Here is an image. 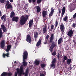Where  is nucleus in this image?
Wrapping results in <instances>:
<instances>
[{
  "label": "nucleus",
  "instance_id": "423d86ee",
  "mask_svg": "<svg viewBox=\"0 0 76 76\" xmlns=\"http://www.w3.org/2000/svg\"><path fill=\"white\" fill-rule=\"evenodd\" d=\"M6 9H13V6L11 4V3L9 1H7L6 2Z\"/></svg>",
  "mask_w": 76,
  "mask_h": 76
},
{
  "label": "nucleus",
  "instance_id": "4be33fe9",
  "mask_svg": "<svg viewBox=\"0 0 76 76\" xmlns=\"http://www.w3.org/2000/svg\"><path fill=\"white\" fill-rule=\"evenodd\" d=\"M29 69L27 68L25 72V75L24 76H28V72H29Z\"/></svg>",
  "mask_w": 76,
  "mask_h": 76
},
{
  "label": "nucleus",
  "instance_id": "bf43d9fd",
  "mask_svg": "<svg viewBox=\"0 0 76 76\" xmlns=\"http://www.w3.org/2000/svg\"><path fill=\"white\" fill-rule=\"evenodd\" d=\"M18 44V43L16 42L15 43V46H17V44Z\"/></svg>",
  "mask_w": 76,
  "mask_h": 76
},
{
  "label": "nucleus",
  "instance_id": "338daca9",
  "mask_svg": "<svg viewBox=\"0 0 76 76\" xmlns=\"http://www.w3.org/2000/svg\"><path fill=\"white\" fill-rule=\"evenodd\" d=\"M26 6H28V4H26Z\"/></svg>",
  "mask_w": 76,
  "mask_h": 76
},
{
  "label": "nucleus",
  "instance_id": "412c9836",
  "mask_svg": "<svg viewBox=\"0 0 76 76\" xmlns=\"http://www.w3.org/2000/svg\"><path fill=\"white\" fill-rule=\"evenodd\" d=\"M63 39L62 37H61L58 40V44H60L61 43V42H62V40Z\"/></svg>",
  "mask_w": 76,
  "mask_h": 76
},
{
  "label": "nucleus",
  "instance_id": "f8f14e48",
  "mask_svg": "<svg viewBox=\"0 0 76 76\" xmlns=\"http://www.w3.org/2000/svg\"><path fill=\"white\" fill-rule=\"evenodd\" d=\"M5 46V41L3 40L1 42V48H4Z\"/></svg>",
  "mask_w": 76,
  "mask_h": 76
},
{
  "label": "nucleus",
  "instance_id": "4468645a",
  "mask_svg": "<svg viewBox=\"0 0 76 76\" xmlns=\"http://www.w3.org/2000/svg\"><path fill=\"white\" fill-rule=\"evenodd\" d=\"M19 20V18L18 17H14L12 18V21L17 22Z\"/></svg>",
  "mask_w": 76,
  "mask_h": 76
},
{
  "label": "nucleus",
  "instance_id": "c03bdc74",
  "mask_svg": "<svg viewBox=\"0 0 76 76\" xmlns=\"http://www.w3.org/2000/svg\"><path fill=\"white\" fill-rule=\"evenodd\" d=\"M49 37H50V36H49V35H47V36H46L45 37V38H46L47 39H48V38H49Z\"/></svg>",
  "mask_w": 76,
  "mask_h": 76
},
{
  "label": "nucleus",
  "instance_id": "603ef678",
  "mask_svg": "<svg viewBox=\"0 0 76 76\" xmlns=\"http://www.w3.org/2000/svg\"><path fill=\"white\" fill-rule=\"evenodd\" d=\"M18 76V74H17V72H15L14 76Z\"/></svg>",
  "mask_w": 76,
  "mask_h": 76
},
{
  "label": "nucleus",
  "instance_id": "20e7f679",
  "mask_svg": "<svg viewBox=\"0 0 76 76\" xmlns=\"http://www.w3.org/2000/svg\"><path fill=\"white\" fill-rule=\"evenodd\" d=\"M12 47V46L11 45H9L7 47V48L6 50V52H7L8 53H7L6 54H5L4 53L3 54V56L4 58H5V56H6L7 57H9V51H10V50L11 49Z\"/></svg>",
  "mask_w": 76,
  "mask_h": 76
},
{
  "label": "nucleus",
  "instance_id": "a878e982",
  "mask_svg": "<svg viewBox=\"0 0 76 76\" xmlns=\"http://www.w3.org/2000/svg\"><path fill=\"white\" fill-rule=\"evenodd\" d=\"M7 76V72H4L1 75V76Z\"/></svg>",
  "mask_w": 76,
  "mask_h": 76
},
{
  "label": "nucleus",
  "instance_id": "49530a36",
  "mask_svg": "<svg viewBox=\"0 0 76 76\" xmlns=\"http://www.w3.org/2000/svg\"><path fill=\"white\" fill-rule=\"evenodd\" d=\"M61 9H58V13L59 15H60V14L61 13Z\"/></svg>",
  "mask_w": 76,
  "mask_h": 76
},
{
  "label": "nucleus",
  "instance_id": "dca6fc26",
  "mask_svg": "<svg viewBox=\"0 0 76 76\" xmlns=\"http://www.w3.org/2000/svg\"><path fill=\"white\" fill-rule=\"evenodd\" d=\"M42 15L43 18H45L47 15V11L43 10L42 12Z\"/></svg>",
  "mask_w": 76,
  "mask_h": 76
},
{
  "label": "nucleus",
  "instance_id": "cd10ccee",
  "mask_svg": "<svg viewBox=\"0 0 76 76\" xmlns=\"http://www.w3.org/2000/svg\"><path fill=\"white\" fill-rule=\"evenodd\" d=\"M50 67H53V69H54L55 68V64L52 63V64H50Z\"/></svg>",
  "mask_w": 76,
  "mask_h": 76
},
{
  "label": "nucleus",
  "instance_id": "5fc2aeb1",
  "mask_svg": "<svg viewBox=\"0 0 76 76\" xmlns=\"http://www.w3.org/2000/svg\"><path fill=\"white\" fill-rule=\"evenodd\" d=\"M10 1L11 3H13V0H10Z\"/></svg>",
  "mask_w": 76,
  "mask_h": 76
},
{
  "label": "nucleus",
  "instance_id": "ddd939ff",
  "mask_svg": "<svg viewBox=\"0 0 76 76\" xmlns=\"http://www.w3.org/2000/svg\"><path fill=\"white\" fill-rule=\"evenodd\" d=\"M38 37V33L37 31H35L34 33V38L35 40H37Z\"/></svg>",
  "mask_w": 76,
  "mask_h": 76
},
{
  "label": "nucleus",
  "instance_id": "37998d69",
  "mask_svg": "<svg viewBox=\"0 0 76 76\" xmlns=\"http://www.w3.org/2000/svg\"><path fill=\"white\" fill-rule=\"evenodd\" d=\"M64 59L65 60H67V57L66 56H64Z\"/></svg>",
  "mask_w": 76,
  "mask_h": 76
},
{
  "label": "nucleus",
  "instance_id": "c9c22d12",
  "mask_svg": "<svg viewBox=\"0 0 76 76\" xmlns=\"http://www.w3.org/2000/svg\"><path fill=\"white\" fill-rule=\"evenodd\" d=\"M55 27H57V25H58V21L57 20H56L55 22Z\"/></svg>",
  "mask_w": 76,
  "mask_h": 76
},
{
  "label": "nucleus",
  "instance_id": "052dcab7",
  "mask_svg": "<svg viewBox=\"0 0 76 76\" xmlns=\"http://www.w3.org/2000/svg\"><path fill=\"white\" fill-rule=\"evenodd\" d=\"M1 11H0V17L1 16Z\"/></svg>",
  "mask_w": 76,
  "mask_h": 76
},
{
  "label": "nucleus",
  "instance_id": "13d9d810",
  "mask_svg": "<svg viewBox=\"0 0 76 76\" xmlns=\"http://www.w3.org/2000/svg\"><path fill=\"white\" fill-rule=\"evenodd\" d=\"M39 34H41V31H39Z\"/></svg>",
  "mask_w": 76,
  "mask_h": 76
},
{
  "label": "nucleus",
  "instance_id": "4c0bfd02",
  "mask_svg": "<svg viewBox=\"0 0 76 76\" xmlns=\"http://www.w3.org/2000/svg\"><path fill=\"white\" fill-rule=\"evenodd\" d=\"M6 0H0V2L1 3H4Z\"/></svg>",
  "mask_w": 76,
  "mask_h": 76
},
{
  "label": "nucleus",
  "instance_id": "9b49d317",
  "mask_svg": "<svg viewBox=\"0 0 76 76\" xmlns=\"http://www.w3.org/2000/svg\"><path fill=\"white\" fill-rule=\"evenodd\" d=\"M48 29V28H47V25H45L43 29V34H45V33L47 32Z\"/></svg>",
  "mask_w": 76,
  "mask_h": 76
},
{
  "label": "nucleus",
  "instance_id": "72a5a7b5",
  "mask_svg": "<svg viewBox=\"0 0 76 76\" xmlns=\"http://www.w3.org/2000/svg\"><path fill=\"white\" fill-rule=\"evenodd\" d=\"M53 13H51V12L50 13L49 15V18H51V17L53 16Z\"/></svg>",
  "mask_w": 76,
  "mask_h": 76
},
{
  "label": "nucleus",
  "instance_id": "bb28decb",
  "mask_svg": "<svg viewBox=\"0 0 76 76\" xmlns=\"http://www.w3.org/2000/svg\"><path fill=\"white\" fill-rule=\"evenodd\" d=\"M56 60L57 59H56V58H54V59H53V60L51 62L52 63H53L54 64H55L56 63Z\"/></svg>",
  "mask_w": 76,
  "mask_h": 76
},
{
  "label": "nucleus",
  "instance_id": "7c9ffc66",
  "mask_svg": "<svg viewBox=\"0 0 76 76\" xmlns=\"http://www.w3.org/2000/svg\"><path fill=\"white\" fill-rule=\"evenodd\" d=\"M73 42H74L75 44H76V39L75 37L73 38Z\"/></svg>",
  "mask_w": 76,
  "mask_h": 76
},
{
  "label": "nucleus",
  "instance_id": "0e129e2a",
  "mask_svg": "<svg viewBox=\"0 0 76 76\" xmlns=\"http://www.w3.org/2000/svg\"><path fill=\"white\" fill-rule=\"evenodd\" d=\"M14 63H15L16 64V61H15Z\"/></svg>",
  "mask_w": 76,
  "mask_h": 76
},
{
  "label": "nucleus",
  "instance_id": "393cba45",
  "mask_svg": "<svg viewBox=\"0 0 76 76\" xmlns=\"http://www.w3.org/2000/svg\"><path fill=\"white\" fill-rule=\"evenodd\" d=\"M68 20V17L67 15H66L64 18H63L64 21H67Z\"/></svg>",
  "mask_w": 76,
  "mask_h": 76
},
{
  "label": "nucleus",
  "instance_id": "1a4fd4ad",
  "mask_svg": "<svg viewBox=\"0 0 76 76\" xmlns=\"http://www.w3.org/2000/svg\"><path fill=\"white\" fill-rule=\"evenodd\" d=\"M73 34V31H72V30H71L69 31L67 35L68 37H71L72 36Z\"/></svg>",
  "mask_w": 76,
  "mask_h": 76
},
{
  "label": "nucleus",
  "instance_id": "e433bc0d",
  "mask_svg": "<svg viewBox=\"0 0 76 76\" xmlns=\"http://www.w3.org/2000/svg\"><path fill=\"white\" fill-rule=\"evenodd\" d=\"M5 17H6V15H4L1 18V20H3V19H4V18H5Z\"/></svg>",
  "mask_w": 76,
  "mask_h": 76
},
{
  "label": "nucleus",
  "instance_id": "6ab92c4d",
  "mask_svg": "<svg viewBox=\"0 0 76 76\" xmlns=\"http://www.w3.org/2000/svg\"><path fill=\"white\" fill-rule=\"evenodd\" d=\"M39 63H40V61H39L36 60L34 62V64L36 66H38V65L39 64Z\"/></svg>",
  "mask_w": 76,
  "mask_h": 76
},
{
  "label": "nucleus",
  "instance_id": "f257e3e1",
  "mask_svg": "<svg viewBox=\"0 0 76 76\" xmlns=\"http://www.w3.org/2000/svg\"><path fill=\"white\" fill-rule=\"evenodd\" d=\"M54 34H52L49 39V42L50 43H52L50 47V49H49V50L51 52H53V48H55V47H56V42L54 41L53 42V41L54 40Z\"/></svg>",
  "mask_w": 76,
  "mask_h": 76
},
{
  "label": "nucleus",
  "instance_id": "0eeeda50",
  "mask_svg": "<svg viewBox=\"0 0 76 76\" xmlns=\"http://www.w3.org/2000/svg\"><path fill=\"white\" fill-rule=\"evenodd\" d=\"M26 40L29 43H31V42H32V40L31 39L30 35L28 34L27 35Z\"/></svg>",
  "mask_w": 76,
  "mask_h": 76
},
{
  "label": "nucleus",
  "instance_id": "6e6552de",
  "mask_svg": "<svg viewBox=\"0 0 76 76\" xmlns=\"http://www.w3.org/2000/svg\"><path fill=\"white\" fill-rule=\"evenodd\" d=\"M65 11H66L65 7H63L62 10L60 18L61 19H62L63 15H64V13H65Z\"/></svg>",
  "mask_w": 76,
  "mask_h": 76
},
{
  "label": "nucleus",
  "instance_id": "680f3d73",
  "mask_svg": "<svg viewBox=\"0 0 76 76\" xmlns=\"http://www.w3.org/2000/svg\"><path fill=\"white\" fill-rule=\"evenodd\" d=\"M23 75H25V73H23Z\"/></svg>",
  "mask_w": 76,
  "mask_h": 76
},
{
  "label": "nucleus",
  "instance_id": "4d7b16f0",
  "mask_svg": "<svg viewBox=\"0 0 76 76\" xmlns=\"http://www.w3.org/2000/svg\"><path fill=\"white\" fill-rule=\"evenodd\" d=\"M33 3H35L36 1V0H32Z\"/></svg>",
  "mask_w": 76,
  "mask_h": 76
},
{
  "label": "nucleus",
  "instance_id": "c85d7f7f",
  "mask_svg": "<svg viewBox=\"0 0 76 76\" xmlns=\"http://www.w3.org/2000/svg\"><path fill=\"white\" fill-rule=\"evenodd\" d=\"M45 64H41V68H44L45 67Z\"/></svg>",
  "mask_w": 76,
  "mask_h": 76
},
{
  "label": "nucleus",
  "instance_id": "7ed1b4c3",
  "mask_svg": "<svg viewBox=\"0 0 76 76\" xmlns=\"http://www.w3.org/2000/svg\"><path fill=\"white\" fill-rule=\"evenodd\" d=\"M28 52H27L26 50L24 51L23 55V65L24 66H27V63L26 62H25V60L27 59V58L28 57Z\"/></svg>",
  "mask_w": 76,
  "mask_h": 76
},
{
  "label": "nucleus",
  "instance_id": "864d4df0",
  "mask_svg": "<svg viewBox=\"0 0 76 76\" xmlns=\"http://www.w3.org/2000/svg\"><path fill=\"white\" fill-rule=\"evenodd\" d=\"M28 1L29 2V3H31L32 2V0H28Z\"/></svg>",
  "mask_w": 76,
  "mask_h": 76
},
{
  "label": "nucleus",
  "instance_id": "ea45409f",
  "mask_svg": "<svg viewBox=\"0 0 76 76\" xmlns=\"http://www.w3.org/2000/svg\"><path fill=\"white\" fill-rule=\"evenodd\" d=\"M76 23H73L72 25V27H73V28H75V27H76Z\"/></svg>",
  "mask_w": 76,
  "mask_h": 76
},
{
  "label": "nucleus",
  "instance_id": "5701e85b",
  "mask_svg": "<svg viewBox=\"0 0 76 76\" xmlns=\"http://www.w3.org/2000/svg\"><path fill=\"white\" fill-rule=\"evenodd\" d=\"M37 13H39L41 11V9H40V7L39 6H37Z\"/></svg>",
  "mask_w": 76,
  "mask_h": 76
},
{
  "label": "nucleus",
  "instance_id": "3c124183",
  "mask_svg": "<svg viewBox=\"0 0 76 76\" xmlns=\"http://www.w3.org/2000/svg\"><path fill=\"white\" fill-rule=\"evenodd\" d=\"M6 17L4 19V22H6Z\"/></svg>",
  "mask_w": 76,
  "mask_h": 76
},
{
  "label": "nucleus",
  "instance_id": "e2e57ef3",
  "mask_svg": "<svg viewBox=\"0 0 76 76\" xmlns=\"http://www.w3.org/2000/svg\"><path fill=\"white\" fill-rule=\"evenodd\" d=\"M17 46H16V45L15 46V48H16Z\"/></svg>",
  "mask_w": 76,
  "mask_h": 76
},
{
  "label": "nucleus",
  "instance_id": "2eb2a0df",
  "mask_svg": "<svg viewBox=\"0 0 76 76\" xmlns=\"http://www.w3.org/2000/svg\"><path fill=\"white\" fill-rule=\"evenodd\" d=\"M20 73H19L18 75L19 76H21L22 73L23 72V68L22 66H21L20 67Z\"/></svg>",
  "mask_w": 76,
  "mask_h": 76
},
{
  "label": "nucleus",
  "instance_id": "f3484780",
  "mask_svg": "<svg viewBox=\"0 0 76 76\" xmlns=\"http://www.w3.org/2000/svg\"><path fill=\"white\" fill-rule=\"evenodd\" d=\"M15 15V12H14L12 11L10 14V17L11 18H12L14 17Z\"/></svg>",
  "mask_w": 76,
  "mask_h": 76
},
{
  "label": "nucleus",
  "instance_id": "9d476101",
  "mask_svg": "<svg viewBox=\"0 0 76 76\" xmlns=\"http://www.w3.org/2000/svg\"><path fill=\"white\" fill-rule=\"evenodd\" d=\"M60 29L61 30V31L62 32V34H63V32H64L65 29L64 25L63 24L60 25Z\"/></svg>",
  "mask_w": 76,
  "mask_h": 76
},
{
  "label": "nucleus",
  "instance_id": "a19ab883",
  "mask_svg": "<svg viewBox=\"0 0 76 76\" xmlns=\"http://www.w3.org/2000/svg\"><path fill=\"white\" fill-rule=\"evenodd\" d=\"M57 57L58 58V59L60 58V53H58V54L57 55Z\"/></svg>",
  "mask_w": 76,
  "mask_h": 76
},
{
  "label": "nucleus",
  "instance_id": "39448f33",
  "mask_svg": "<svg viewBox=\"0 0 76 76\" xmlns=\"http://www.w3.org/2000/svg\"><path fill=\"white\" fill-rule=\"evenodd\" d=\"M1 27V28H0V38L3 37V33L2 32V29L4 32H6L7 31V28L4 25L2 24Z\"/></svg>",
  "mask_w": 76,
  "mask_h": 76
},
{
  "label": "nucleus",
  "instance_id": "c756f323",
  "mask_svg": "<svg viewBox=\"0 0 76 76\" xmlns=\"http://www.w3.org/2000/svg\"><path fill=\"white\" fill-rule=\"evenodd\" d=\"M12 75V73L11 72L7 73V76H11Z\"/></svg>",
  "mask_w": 76,
  "mask_h": 76
},
{
  "label": "nucleus",
  "instance_id": "f704fd0d",
  "mask_svg": "<svg viewBox=\"0 0 76 76\" xmlns=\"http://www.w3.org/2000/svg\"><path fill=\"white\" fill-rule=\"evenodd\" d=\"M56 53L57 52L55 51L53 52L52 53V55L53 56H56Z\"/></svg>",
  "mask_w": 76,
  "mask_h": 76
},
{
  "label": "nucleus",
  "instance_id": "69168bd1",
  "mask_svg": "<svg viewBox=\"0 0 76 76\" xmlns=\"http://www.w3.org/2000/svg\"><path fill=\"white\" fill-rule=\"evenodd\" d=\"M72 12V10H71L70 12Z\"/></svg>",
  "mask_w": 76,
  "mask_h": 76
},
{
  "label": "nucleus",
  "instance_id": "8fccbe9b",
  "mask_svg": "<svg viewBox=\"0 0 76 76\" xmlns=\"http://www.w3.org/2000/svg\"><path fill=\"white\" fill-rule=\"evenodd\" d=\"M44 44H47V40H46V41H45V42H44Z\"/></svg>",
  "mask_w": 76,
  "mask_h": 76
},
{
  "label": "nucleus",
  "instance_id": "473e14b6",
  "mask_svg": "<svg viewBox=\"0 0 76 76\" xmlns=\"http://www.w3.org/2000/svg\"><path fill=\"white\" fill-rule=\"evenodd\" d=\"M54 12V9L53 8V7H52L51 9L50 13H53Z\"/></svg>",
  "mask_w": 76,
  "mask_h": 76
},
{
  "label": "nucleus",
  "instance_id": "79ce46f5",
  "mask_svg": "<svg viewBox=\"0 0 76 76\" xmlns=\"http://www.w3.org/2000/svg\"><path fill=\"white\" fill-rule=\"evenodd\" d=\"M17 73H19V72H20V70L19 71V69L18 68L17 69Z\"/></svg>",
  "mask_w": 76,
  "mask_h": 76
},
{
  "label": "nucleus",
  "instance_id": "2f4dec72",
  "mask_svg": "<svg viewBox=\"0 0 76 76\" xmlns=\"http://www.w3.org/2000/svg\"><path fill=\"white\" fill-rule=\"evenodd\" d=\"M21 39H22L21 37H18L17 39V41H20Z\"/></svg>",
  "mask_w": 76,
  "mask_h": 76
},
{
  "label": "nucleus",
  "instance_id": "58836bf2",
  "mask_svg": "<svg viewBox=\"0 0 76 76\" xmlns=\"http://www.w3.org/2000/svg\"><path fill=\"white\" fill-rule=\"evenodd\" d=\"M41 2V0H37V3L38 4H39Z\"/></svg>",
  "mask_w": 76,
  "mask_h": 76
},
{
  "label": "nucleus",
  "instance_id": "aec40b11",
  "mask_svg": "<svg viewBox=\"0 0 76 76\" xmlns=\"http://www.w3.org/2000/svg\"><path fill=\"white\" fill-rule=\"evenodd\" d=\"M41 44V39H39V41L37 42V44L36 45V46L37 47H39Z\"/></svg>",
  "mask_w": 76,
  "mask_h": 76
},
{
  "label": "nucleus",
  "instance_id": "a211bd4d",
  "mask_svg": "<svg viewBox=\"0 0 76 76\" xmlns=\"http://www.w3.org/2000/svg\"><path fill=\"white\" fill-rule=\"evenodd\" d=\"M32 23H33V20L32 19L30 20L28 23L29 28H31V26H32Z\"/></svg>",
  "mask_w": 76,
  "mask_h": 76
},
{
  "label": "nucleus",
  "instance_id": "f03ea898",
  "mask_svg": "<svg viewBox=\"0 0 76 76\" xmlns=\"http://www.w3.org/2000/svg\"><path fill=\"white\" fill-rule=\"evenodd\" d=\"M29 16L28 15H26V16H22L21 17L20 20L19 22V23L21 25H23L26 23V22L28 20Z\"/></svg>",
  "mask_w": 76,
  "mask_h": 76
},
{
  "label": "nucleus",
  "instance_id": "de8ad7c7",
  "mask_svg": "<svg viewBox=\"0 0 76 76\" xmlns=\"http://www.w3.org/2000/svg\"><path fill=\"white\" fill-rule=\"evenodd\" d=\"M40 76H45V75H44V74H43V73L42 74H40Z\"/></svg>",
  "mask_w": 76,
  "mask_h": 76
},
{
  "label": "nucleus",
  "instance_id": "09e8293b",
  "mask_svg": "<svg viewBox=\"0 0 76 76\" xmlns=\"http://www.w3.org/2000/svg\"><path fill=\"white\" fill-rule=\"evenodd\" d=\"M18 37H21V34L20 33H19L18 34Z\"/></svg>",
  "mask_w": 76,
  "mask_h": 76
},
{
  "label": "nucleus",
  "instance_id": "a18cd8bd",
  "mask_svg": "<svg viewBox=\"0 0 76 76\" xmlns=\"http://www.w3.org/2000/svg\"><path fill=\"white\" fill-rule=\"evenodd\" d=\"M53 28H54V25H52L51 26V28L50 29L51 30H53Z\"/></svg>",
  "mask_w": 76,
  "mask_h": 76
},
{
  "label": "nucleus",
  "instance_id": "6e6d98bb",
  "mask_svg": "<svg viewBox=\"0 0 76 76\" xmlns=\"http://www.w3.org/2000/svg\"><path fill=\"white\" fill-rule=\"evenodd\" d=\"M62 62L63 63H65V60L63 59L62 61Z\"/></svg>",
  "mask_w": 76,
  "mask_h": 76
},
{
  "label": "nucleus",
  "instance_id": "b1692460",
  "mask_svg": "<svg viewBox=\"0 0 76 76\" xmlns=\"http://www.w3.org/2000/svg\"><path fill=\"white\" fill-rule=\"evenodd\" d=\"M71 61H72V59H68L66 61L67 64H68V65H69V64H70Z\"/></svg>",
  "mask_w": 76,
  "mask_h": 76
},
{
  "label": "nucleus",
  "instance_id": "774afa93",
  "mask_svg": "<svg viewBox=\"0 0 76 76\" xmlns=\"http://www.w3.org/2000/svg\"><path fill=\"white\" fill-rule=\"evenodd\" d=\"M12 10V9L10 10Z\"/></svg>",
  "mask_w": 76,
  "mask_h": 76
}]
</instances>
